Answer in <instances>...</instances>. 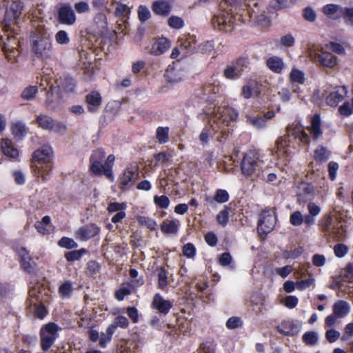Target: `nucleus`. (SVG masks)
<instances>
[{"label":"nucleus","instance_id":"f257e3e1","mask_svg":"<svg viewBox=\"0 0 353 353\" xmlns=\"http://www.w3.org/2000/svg\"><path fill=\"white\" fill-rule=\"evenodd\" d=\"M221 7L225 10V14L214 16L212 20L214 28L224 32H231L235 26L242 23H246V19L243 17L241 8L237 10L232 8L226 0L221 3Z\"/></svg>","mask_w":353,"mask_h":353},{"label":"nucleus","instance_id":"f03ea898","mask_svg":"<svg viewBox=\"0 0 353 353\" xmlns=\"http://www.w3.org/2000/svg\"><path fill=\"white\" fill-rule=\"evenodd\" d=\"M287 133V136L281 137L276 141V153L279 157L288 155L289 137H293L295 139H299L305 144H308L310 141L308 134H307L303 128L298 123L288 127Z\"/></svg>","mask_w":353,"mask_h":353},{"label":"nucleus","instance_id":"7ed1b4c3","mask_svg":"<svg viewBox=\"0 0 353 353\" xmlns=\"http://www.w3.org/2000/svg\"><path fill=\"white\" fill-rule=\"evenodd\" d=\"M1 50L7 61L11 63L18 61L21 53L20 40L12 32H6L0 36Z\"/></svg>","mask_w":353,"mask_h":353},{"label":"nucleus","instance_id":"20e7f679","mask_svg":"<svg viewBox=\"0 0 353 353\" xmlns=\"http://www.w3.org/2000/svg\"><path fill=\"white\" fill-rule=\"evenodd\" d=\"M259 154L256 150H250L243 157L241 169L245 176H252L259 174Z\"/></svg>","mask_w":353,"mask_h":353},{"label":"nucleus","instance_id":"39448f33","mask_svg":"<svg viewBox=\"0 0 353 353\" xmlns=\"http://www.w3.org/2000/svg\"><path fill=\"white\" fill-rule=\"evenodd\" d=\"M23 9L22 4L17 1H14L10 8L7 9L3 22V31L6 32H14L15 29L12 26L17 24V20L19 19Z\"/></svg>","mask_w":353,"mask_h":353},{"label":"nucleus","instance_id":"423d86ee","mask_svg":"<svg viewBox=\"0 0 353 353\" xmlns=\"http://www.w3.org/2000/svg\"><path fill=\"white\" fill-rule=\"evenodd\" d=\"M249 65L250 61L248 57H241L230 65H227L223 71V75L228 79H236L241 76Z\"/></svg>","mask_w":353,"mask_h":353},{"label":"nucleus","instance_id":"0eeeda50","mask_svg":"<svg viewBox=\"0 0 353 353\" xmlns=\"http://www.w3.org/2000/svg\"><path fill=\"white\" fill-rule=\"evenodd\" d=\"M59 327L54 323H49L41 330V347L44 351L48 350L57 337Z\"/></svg>","mask_w":353,"mask_h":353},{"label":"nucleus","instance_id":"6e6552de","mask_svg":"<svg viewBox=\"0 0 353 353\" xmlns=\"http://www.w3.org/2000/svg\"><path fill=\"white\" fill-rule=\"evenodd\" d=\"M308 56L314 62L325 68H333L337 64V58L329 52L319 53L315 50H310Z\"/></svg>","mask_w":353,"mask_h":353},{"label":"nucleus","instance_id":"1a4fd4ad","mask_svg":"<svg viewBox=\"0 0 353 353\" xmlns=\"http://www.w3.org/2000/svg\"><path fill=\"white\" fill-rule=\"evenodd\" d=\"M242 12L243 13V17L247 19L246 22L253 21L261 26H266L269 24V19L265 15L263 11L260 12L258 8V3L256 6H251L245 8V11H242Z\"/></svg>","mask_w":353,"mask_h":353},{"label":"nucleus","instance_id":"9d476101","mask_svg":"<svg viewBox=\"0 0 353 353\" xmlns=\"http://www.w3.org/2000/svg\"><path fill=\"white\" fill-rule=\"evenodd\" d=\"M320 225L327 238H332L337 241L343 238V234L340 228L333 224L332 216H324L321 221Z\"/></svg>","mask_w":353,"mask_h":353},{"label":"nucleus","instance_id":"9b49d317","mask_svg":"<svg viewBox=\"0 0 353 353\" xmlns=\"http://www.w3.org/2000/svg\"><path fill=\"white\" fill-rule=\"evenodd\" d=\"M276 223V217L273 212L269 210L263 211L258 221V232L260 234L270 232Z\"/></svg>","mask_w":353,"mask_h":353},{"label":"nucleus","instance_id":"f8f14e48","mask_svg":"<svg viewBox=\"0 0 353 353\" xmlns=\"http://www.w3.org/2000/svg\"><path fill=\"white\" fill-rule=\"evenodd\" d=\"M32 50L38 58L46 59L52 56V44L49 39H41L35 41Z\"/></svg>","mask_w":353,"mask_h":353},{"label":"nucleus","instance_id":"ddd939ff","mask_svg":"<svg viewBox=\"0 0 353 353\" xmlns=\"http://www.w3.org/2000/svg\"><path fill=\"white\" fill-rule=\"evenodd\" d=\"M52 149L50 146L44 145L36 150L32 154V167L41 169L40 164L43 163H51Z\"/></svg>","mask_w":353,"mask_h":353},{"label":"nucleus","instance_id":"4468645a","mask_svg":"<svg viewBox=\"0 0 353 353\" xmlns=\"http://www.w3.org/2000/svg\"><path fill=\"white\" fill-rule=\"evenodd\" d=\"M105 152L102 148L94 150L90 158V170L95 174H102L101 161L105 157Z\"/></svg>","mask_w":353,"mask_h":353},{"label":"nucleus","instance_id":"2eb2a0df","mask_svg":"<svg viewBox=\"0 0 353 353\" xmlns=\"http://www.w3.org/2000/svg\"><path fill=\"white\" fill-rule=\"evenodd\" d=\"M58 21L67 26H71L75 23V14L70 6L63 5L60 7L58 10Z\"/></svg>","mask_w":353,"mask_h":353},{"label":"nucleus","instance_id":"dca6fc26","mask_svg":"<svg viewBox=\"0 0 353 353\" xmlns=\"http://www.w3.org/2000/svg\"><path fill=\"white\" fill-rule=\"evenodd\" d=\"M100 228L94 223L85 225L75 232V237L81 241H87L99 234Z\"/></svg>","mask_w":353,"mask_h":353},{"label":"nucleus","instance_id":"f3484780","mask_svg":"<svg viewBox=\"0 0 353 353\" xmlns=\"http://www.w3.org/2000/svg\"><path fill=\"white\" fill-rule=\"evenodd\" d=\"M137 168H128L120 178V186L123 190L128 189L138 178Z\"/></svg>","mask_w":353,"mask_h":353},{"label":"nucleus","instance_id":"a211bd4d","mask_svg":"<svg viewBox=\"0 0 353 353\" xmlns=\"http://www.w3.org/2000/svg\"><path fill=\"white\" fill-rule=\"evenodd\" d=\"M152 306L159 313L167 314L172 307V303L164 299L159 294H156L153 298Z\"/></svg>","mask_w":353,"mask_h":353},{"label":"nucleus","instance_id":"6ab92c4d","mask_svg":"<svg viewBox=\"0 0 353 353\" xmlns=\"http://www.w3.org/2000/svg\"><path fill=\"white\" fill-rule=\"evenodd\" d=\"M171 4L165 0L155 1L152 5L153 12L157 15L162 17L168 16L171 12Z\"/></svg>","mask_w":353,"mask_h":353},{"label":"nucleus","instance_id":"aec40b11","mask_svg":"<svg viewBox=\"0 0 353 353\" xmlns=\"http://www.w3.org/2000/svg\"><path fill=\"white\" fill-rule=\"evenodd\" d=\"M332 312L339 319H343L350 312V305L344 300H338L332 305Z\"/></svg>","mask_w":353,"mask_h":353},{"label":"nucleus","instance_id":"412c9836","mask_svg":"<svg viewBox=\"0 0 353 353\" xmlns=\"http://www.w3.org/2000/svg\"><path fill=\"white\" fill-rule=\"evenodd\" d=\"M170 47V43L168 39L160 38L153 43L150 53L154 56H159L166 52Z\"/></svg>","mask_w":353,"mask_h":353},{"label":"nucleus","instance_id":"4be33fe9","mask_svg":"<svg viewBox=\"0 0 353 353\" xmlns=\"http://www.w3.org/2000/svg\"><path fill=\"white\" fill-rule=\"evenodd\" d=\"M18 254L21 258V265L23 270L28 272H32L34 267V262L28 250L25 248H21L18 250Z\"/></svg>","mask_w":353,"mask_h":353},{"label":"nucleus","instance_id":"5701e85b","mask_svg":"<svg viewBox=\"0 0 353 353\" xmlns=\"http://www.w3.org/2000/svg\"><path fill=\"white\" fill-rule=\"evenodd\" d=\"M307 129L314 140H317L322 135L321 117L319 114H316L312 117L311 125Z\"/></svg>","mask_w":353,"mask_h":353},{"label":"nucleus","instance_id":"b1692460","mask_svg":"<svg viewBox=\"0 0 353 353\" xmlns=\"http://www.w3.org/2000/svg\"><path fill=\"white\" fill-rule=\"evenodd\" d=\"M85 101L90 112L96 111L101 104V97L98 92H91L86 95Z\"/></svg>","mask_w":353,"mask_h":353},{"label":"nucleus","instance_id":"393cba45","mask_svg":"<svg viewBox=\"0 0 353 353\" xmlns=\"http://www.w3.org/2000/svg\"><path fill=\"white\" fill-rule=\"evenodd\" d=\"M346 92L347 91L345 86L342 87L339 90L332 92L326 97V103L330 106H336L341 101H342Z\"/></svg>","mask_w":353,"mask_h":353},{"label":"nucleus","instance_id":"a878e982","mask_svg":"<svg viewBox=\"0 0 353 353\" xmlns=\"http://www.w3.org/2000/svg\"><path fill=\"white\" fill-rule=\"evenodd\" d=\"M1 148L4 155L8 157L16 158L18 156L17 149L13 146L12 141L9 139L2 140Z\"/></svg>","mask_w":353,"mask_h":353},{"label":"nucleus","instance_id":"bb28decb","mask_svg":"<svg viewBox=\"0 0 353 353\" xmlns=\"http://www.w3.org/2000/svg\"><path fill=\"white\" fill-rule=\"evenodd\" d=\"M179 222L177 220L165 219L161 225L162 232L164 234H176L178 231Z\"/></svg>","mask_w":353,"mask_h":353},{"label":"nucleus","instance_id":"cd10ccee","mask_svg":"<svg viewBox=\"0 0 353 353\" xmlns=\"http://www.w3.org/2000/svg\"><path fill=\"white\" fill-rule=\"evenodd\" d=\"M268 68L275 73H281L284 63L282 59L278 57H272L269 58L266 61Z\"/></svg>","mask_w":353,"mask_h":353},{"label":"nucleus","instance_id":"c85d7f7f","mask_svg":"<svg viewBox=\"0 0 353 353\" xmlns=\"http://www.w3.org/2000/svg\"><path fill=\"white\" fill-rule=\"evenodd\" d=\"M36 121L38 125L43 130H52L54 125V120L45 114L38 115Z\"/></svg>","mask_w":353,"mask_h":353},{"label":"nucleus","instance_id":"c756f323","mask_svg":"<svg viewBox=\"0 0 353 353\" xmlns=\"http://www.w3.org/2000/svg\"><path fill=\"white\" fill-rule=\"evenodd\" d=\"M11 130L14 137L19 139H21L25 137L28 132V128H26V125L21 121L12 123L11 125Z\"/></svg>","mask_w":353,"mask_h":353},{"label":"nucleus","instance_id":"7c9ffc66","mask_svg":"<svg viewBox=\"0 0 353 353\" xmlns=\"http://www.w3.org/2000/svg\"><path fill=\"white\" fill-rule=\"evenodd\" d=\"M226 3H229L235 10L241 8L245 11V8L256 6L257 2L256 0H226Z\"/></svg>","mask_w":353,"mask_h":353},{"label":"nucleus","instance_id":"2f4dec72","mask_svg":"<svg viewBox=\"0 0 353 353\" xmlns=\"http://www.w3.org/2000/svg\"><path fill=\"white\" fill-rule=\"evenodd\" d=\"M114 156L113 154H110L108 156L104 164H102V174H103L109 179L113 178L112 168L114 165Z\"/></svg>","mask_w":353,"mask_h":353},{"label":"nucleus","instance_id":"473e14b6","mask_svg":"<svg viewBox=\"0 0 353 353\" xmlns=\"http://www.w3.org/2000/svg\"><path fill=\"white\" fill-rule=\"evenodd\" d=\"M59 88L65 92H72L75 88V82L74 79L69 77L59 79Z\"/></svg>","mask_w":353,"mask_h":353},{"label":"nucleus","instance_id":"72a5a7b5","mask_svg":"<svg viewBox=\"0 0 353 353\" xmlns=\"http://www.w3.org/2000/svg\"><path fill=\"white\" fill-rule=\"evenodd\" d=\"M330 152L323 146L319 145L314 151V158L320 163L325 162L330 158Z\"/></svg>","mask_w":353,"mask_h":353},{"label":"nucleus","instance_id":"f704fd0d","mask_svg":"<svg viewBox=\"0 0 353 353\" xmlns=\"http://www.w3.org/2000/svg\"><path fill=\"white\" fill-rule=\"evenodd\" d=\"M289 79L292 83L303 84L305 81V74L298 69L293 68L289 74Z\"/></svg>","mask_w":353,"mask_h":353},{"label":"nucleus","instance_id":"c9c22d12","mask_svg":"<svg viewBox=\"0 0 353 353\" xmlns=\"http://www.w3.org/2000/svg\"><path fill=\"white\" fill-rule=\"evenodd\" d=\"M183 77L182 73L179 70L174 68L168 69L165 73L167 80L172 83L179 82L182 80Z\"/></svg>","mask_w":353,"mask_h":353},{"label":"nucleus","instance_id":"e433bc0d","mask_svg":"<svg viewBox=\"0 0 353 353\" xmlns=\"http://www.w3.org/2000/svg\"><path fill=\"white\" fill-rule=\"evenodd\" d=\"M294 325L290 321H284L280 325L276 327L277 331L285 336H290L293 334Z\"/></svg>","mask_w":353,"mask_h":353},{"label":"nucleus","instance_id":"4c0bfd02","mask_svg":"<svg viewBox=\"0 0 353 353\" xmlns=\"http://www.w3.org/2000/svg\"><path fill=\"white\" fill-rule=\"evenodd\" d=\"M247 122L254 128L261 129L266 125L265 120L263 117L247 116Z\"/></svg>","mask_w":353,"mask_h":353},{"label":"nucleus","instance_id":"58836bf2","mask_svg":"<svg viewBox=\"0 0 353 353\" xmlns=\"http://www.w3.org/2000/svg\"><path fill=\"white\" fill-rule=\"evenodd\" d=\"M39 166L41 167V169L32 167L34 172L35 175L41 176L43 180H46L47 176L52 169V165L50 163H43V164H40Z\"/></svg>","mask_w":353,"mask_h":353},{"label":"nucleus","instance_id":"ea45409f","mask_svg":"<svg viewBox=\"0 0 353 353\" xmlns=\"http://www.w3.org/2000/svg\"><path fill=\"white\" fill-rule=\"evenodd\" d=\"M169 128L168 127H159L157 129L156 138L159 143H165L169 139Z\"/></svg>","mask_w":353,"mask_h":353},{"label":"nucleus","instance_id":"a19ab883","mask_svg":"<svg viewBox=\"0 0 353 353\" xmlns=\"http://www.w3.org/2000/svg\"><path fill=\"white\" fill-rule=\"evenodd\" d=\"M39 286H34L30 289L28 294H29V301L31 305H36L38 302H41L40 296L41 294L39 292Z\"/></svg>","mask_w":353,"mask_h":353},{"label":"nucleus","instance_id":"79ce46f5","mask_svg":"<svg viewBox=\"0 0 353 353\" xmlns=\"http://www.w3.org/2000/svg\"><path fill=\"white\" fill-rule=\"evenodd\" d=\"M341 7L336 4H327L323 8V11L325 15L333 19H336L337 17H334L338 10H341Z\"/></svg>","mask_w":353,"mask_h":353},{"label":"nucleus","instance_id":"37998d69","mask_svg":"<svg viewBox=\"0 0 353 353\" xmlns=\"http://www.w3.org/2000/svg\"><path fill=\"white\" fill-rule=\"evenodd\" d=\"M115 14L117 17H128L131 8L120 2L116 3Z\"/></svg>","mask_w":353,"mask_h":353},{"label":"nucleus","instance_id":"c03bdc74","mask_svg":"<svg viewBox=\"0 0 353 353\" xmlns=\"http://www.w3.org/2000/svg\"><path fill=\"white\" fill-rule=\"evenodd\" d=\"M168 24L172 28L181 29L184 26V21L182 18L172 15L168 18Z\"/></svg>","mask_w":353,"mask_h":353},{"label":"nucleus","instance_id":"a18cd8bd","mask_svg":"<svg viewBox=\"0 0 353 353\" xmlns=\"http://www.w3.org/2000/svg\"><path fill=\"white\" fill-rule=\"evenodd\" d=\"M37 92V86H29L22 91L21 97L24 100H31L35 97Z\"/></svg>","mask_w":353,"mask_h":353},{"label":"nucleus","instance_id":"49530a36","mask_svg":"<svg viewBox=\"0 0 353 353\" xmlns=\"http://www.w3.org/2000/svg\"><path fill=\"white\" fill-rule=\"evenodd\" d=\"M55 41L59 45H67L70 43V38L65 30L58 31L54 36Z\"/></svg>","mask_w":353,"mask_h":353},{"label":"nucleus","instance_id":"de8ad7c7","mask_svg":"<svg viewBox=\"0 0 353 353\" xmlns=\"http://www.w3.org/2000/svg\"><path fill=\"white\" fill-rule=\"evenodd\" d=\"M303 341L309 345H314L318 341V334L315 332H305L303 336Z\"/></svg>","mask_w":353,"mask_h":353},{"label":"nucleus","instance_id":"09e8293b","mask_svg":"<svg viewBox=\"0 0 353 353\" xmlns=\"http://www.w3.org/2000/svg\"><path fill=\"white\" fill-rule=\"evenodd\" d=\"M138 222L140 225L145 226L147 228L154 230L156 228L157 223L152 219L147 216H139L138 218Z\"/></svg>","mask_w":353,"mask_h":353},{"label":"nucleus","instance_id":"8fccbe9b","mask_svg":"<svg viewBox=\"0 0 353 353\" xmlns=\"http://www.w3.org/2000/svg\"><path fill=\"white\" fill-rule=\"evenodd\" d=\"M154 203L160 208L167 209L170 205V199L166 196H154Z\"/></svg>","mask_w":353,"mask_h":353},{"label":"nucleus","instance_id":"3c124183","mask_svg":"<svg viewBox=\"0 0 353 353\" xmlns=\"http://www.w3.org/2000/svg\"><path fill=\"white\" fill-rule=\"evenodd\" d=\"M59 245L68 249L77 248V243L72 239L68 237H62L58 243Z\"/></svg>","mask_w":353,"mask_h":353},{"label":"nucleus","instance_id":"603ef678","mask_svg":"<svg viewBox=\"0 0 353 353\" xmlns=\"http://www.w3.org/2000/svg\"><path fill=\"white\" fill-rule=\"evenodd\" d=\"M85 249H81L79 250L71 251V252H67L65 254V257L66 260L68 261H74L79 260L81 257L82 253H85Z\"/></svg>","mask_w":353,"mask_h":353},{"label":"nucleus","instance_id":"864d4df0","mask_svg":"<svg viewBox=\"0 0 353 353\" xmlns=\"http://www.w3.org/2000/svg\"><path fill=\"white\" fill-rule=\"evenodd\" d=\"M290 222L294 226H299L303 223V216L299 211L293 212L290 216Z\"/></svg>","mask_w":353,"mask_h":353},{"label":"nucleus","instance_id":"5fc2aeb1","mask_svg":"<svg viewBox=\"0 0 353 353\" xmlns=\"http://www.w3.org/2000/svg\"><path fill=\"white\" fill-rule=\"evenodd\" d=\"M138 17L141 22H145L150 17V12L145 6H139L138 8Z\"/></svg>","mask_w":353,"mask_h":353},{"label":"nucleus","instance_id":"6e6d98bb","mask_svg":"<svg viewBox=\"0 0 353 353\" xmlns=\"http://www.w3.org/2000/svg\"><path fill=\"white\" fill-rule=\"evenodd\" d=\"M72 291L70 281H65L59 288V292L63 296H69Z\"/></svg>","mask_w":353,"mask_h":353},{"label":"nucleus","instance_id":"4d7b16f0","mask_svg":"<svg viewBox=\"0 0 353 353\" xmlns=\"http://www.w3.org/2000/svg\"><path fill=\"white\" fill-rule=\"evenodd\" d=\"M334 254L337 257H343L348 252V247L343 243H338L334 248Z\"/></svg>","mask_w":353,"mask_h":353},{"label":"nucleus","instance_id":"13d9d810","mask_svg":"<svg viewBox=\"0 0 353 353\" xmlns=\"http://www.w3.org/2000/svg\"><path fill=\"white\" fill-rule=\"evenodd\" d=\"M341 275L348 281H353V263L347 265V266L342 270Z\"/></svg>","mask_w":353,"mask_h":353},{"label":"nucleus","instance_id":"bf43d9fd","mask_svg":"<svg viewBox=\"0 0 353 353\" xmlns=\"http://www.w3.org/2000/svg\"><path fill=\"white\" fill-rule=\"evenodd\" d=\"M229 195L224 190H218L214 196V200L218 203H225L228 201Z\"/></svg>","mask_w":353,"mask_h":353},{"label":"nucleus","instance_id":"052dcab7","mask_svg":"<svg viewBox=\"0 0 353 353\" xmlns=\"http://www.w3.org/2000/svg\"><path fill=\"white\" fill-rule=\"evenodd\" d=\"M126 205L124 203H111L108 206V211L110 213L123 211L125 209Z\"/></svg>","mask_w":353,"mask_h":353},{"label":"nucleus","instance_id":"680f3d73","mask_svg":"<svg viewBox=\"0 0 353 353\" xmlns=\"http://www.w3.org/2000/svg\"><path fill=\"white\" fill-rule=\"evenodd\" d=\"M183 254L188 258H193L195 255V248L192 243H188L183 247Z\"/></svg>","mask_w":353,"mask_h":353},{"label":"nucleus","instance_id":"e2e57ef3","mask_svg":"<svg viewBox=\"0 0 353 353\" xmlns=\"http://www.w3.org/2000/svg\"><path fill=\"white\" fill-rule=\"evenodd\" d=\"M340 335L341 334L339 331L332 329L328 330L325 332V338L330 343L335 342L338 340Z\"/></svg>","mask_w":353,"mask_h":353},{"label":"nucleus","instance_id":"0e129e2a","mask_svg":"<svg viewBox=\"0 0 353 353\" xmlns=\"http://www.w3.org/2000/svg\"><path fill=\"white\" fill-rule=\"evenodd\" d=\"M199 51L204 54H210L214 50V45L212 41H206L198 47Z\"/></svg>","mask_w":353,"mask_h":353},{"label":"nucleus","instance_id":"69168bd1","mask_svg":"<svg viewBox=\"0 0 353 353\" xmlns=\"http://www.w3.org/2000/svg\"><path fill=\"white\" fill-rule=\"evenodd\" d=\"M158 276L159 288H164L168 285V276L166 271L163 268H161Z\"/></svg>","mask_w":353,"mask_h":353},{"label":"nucleus","instance_id":"338daca9","mask_svg":"<svg viewBox=\"0 0 353 353\" xmlns=\"http://www.w3.org/2000/svg\"><path fill=\"white\" fill-rule=\"evenodd\" d=\"M346 23L353 25V8H341Z\"/></svg>","mask_w":353,"mask_h":353},{"label":"nucleus","instance_id":"774afa93","mask_svg":"<svg viewBox=\"0 0 353 353\" xmlns=\"http://www.w3.org/2000/svg\"><path fill=\"white\" fill-rule=\"evenodd\" d=\"M229 219L228 212L227 210L221 211L216 216V221L222 226H225Z\"/></svg>","mask_w":353,"mask_h":353}]
</instances>
